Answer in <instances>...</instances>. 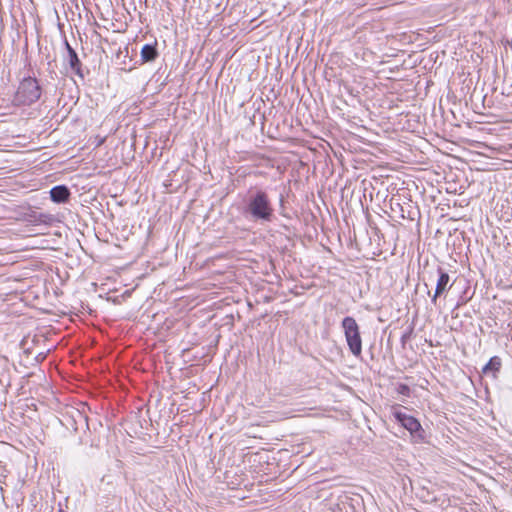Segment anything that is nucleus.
Listing matches in <instances>:
<instances>
[{"instance_id":"39448f33","label":"nucleus","mask_w":512,"mask_h":512,"mask_svg":"<svg viewBox=\"0 0 512 512\" xmlns=\"http://www.w3.org/2000/svg\"><path fill=\"white\" fill-rule=\"evenodd\" d=\"M438 280L436 283V288L434 295L431 298L432 303L436 304L437 298L443 294L445 291H448L451 287L449 284L450 276L447 272L443 271L440 267L438 268Z\"/></svg>"},{"instance_id":"f03ea898","label":"nucleus","mask_w":512,"mask_h":512,"mask_svg":"<svg viewBox=\"0 0 512 512\" xmlns=\"http://www.w3.org/2000/svg\"><path fill=\"white\" fill-rule=\"evenodd\" d=\"M341 326L350 352L355 357H359L362 353V339L359 325L353 317L346 316L343 318Z\"/></svg>"},{"instance_id":"9b49d317","label":"nucleus","mask_w":512,"mask_h":512,"mask_svg":"<svg viewBox=\"0 0 512 512\" xmlns=\"http://www.w3.org/2000/svg\"><path fill=\"white\" fill-rule=\"evenodd\" d=\"M106 138L105 137H100V136H96L95 137V143H96V146H101L104 142H105Z\"/></svg>"},{"instance_id":"f257e3e1","label":"nucleus","mask_w":512,"mask_h":512,"mask_svg":"<svg viewBox=\"0 0 512 512\" xmlns=\"http://www.w3.org/2000/svg\"><path fill=\"white\" fill-rule=\"evenodd\" d=\"M41 97V87L36 78H24L15 94V101L19 105H31Z\"/></svg>"},{"instance_id":"20e7f679","label":"nucleus","mask_w":512,"mask_h":512,"mask_svg":"<svg viewBox=\"0 0 512 512\" xmlns=\"http://www.w3.org/2000/svg\"><path fill=\"white\" fill-rule=\"evenodd\" d=\"M392 415L402 427L410 432V435L414 440H424V430L420 422L415 417L407 415L398 408H393Z\"/></svg>"},{"instance_id":"0eeeda50","label":"nucleus","mask_w":512,"mask_h":512,"mask_svg":"<svg viewBox=\"0 0 512 512\" xmlns=\"http://www.w3.org/2000/svg\"><path fill=\"white\" fill-rule=\"evenodd\" d=\"M501 365V358L498 356H493L490 358L488 363L482 368V373L484 375H491L493 378H496V374L499 372Z\"/></svg>"},{"instance_id":"423d86ee","label":"nucleus","mask_w":512,"mask_h":512,"mask_svg":"<svg viewBox=\"0 0 512 512\" xmlns=\"http://www.w3.org/2000/svg\"><path fill=\"white\" fill-rule=\"evenodd\" d=\"M70 191L65 185H58L50 190V197L56 203H65L70 198Z\"/></svg>"},{"instance_id":"4468645a","label":"nucleus","mask_w":512,"mask_h":512,"mask_svg":"<svg viewBox=\"0 0 512 512\" xmlns=\"http://www.w3.org/2000/svg\"><path fill=\"white\" fill-rule=\"evenodd\" d=\"M58 512H63L62 510H59Z\"/></svg>"},{"instance_id":"9d476101","label":"nucleus","mask_w":512,"mask_h":512,"mask_svg":"<svg viewBox=\"0 0 512 512\" xmlns=\"http://www.w3.org/2000/svg\"><path fill=\"white\" fill-rule=\"evenodd\" d=\"M396 391H397L398 394L406 396V397H409L410 393H411L410 387L408 385H406V384H403V383H400L397 386Z\"/></svg>"},{"instance_id":"ddd939ff","label":"nucleus","mask_w":512,"mask_h":512,"mask_svg":"<svg viewBox=\"0 0 512 512\" xmlns=\"http://www.w3.org/2000/svg\"><path fill=\"white\" fill-rule=\"evenodd\" d=\"M95 233L96 234H101V231L100 230H98V231L95 230Z\"/></svg>"},{"instance_id":"1a4fd4ad","label":"nucleus","mask_w":512,"mask_h":512,"mask_svg":"<svg viewBox=\"0 0 512 512\" xmlns=\"http://www.w3.org/2000/svg\"><path fill=\"white\" fill-rule=\"evenodd\" d=\"M68 51H69V55H70V66L73 70L79 72L80 70V60L76 54V52L74 51V49H72L69 45H68Z\"/></svg>"},{"instance_id":"6e6552de","label":"nucleus","mask_w":512,"mask_h":512,"mask_svg":"<svg viewBox=\"0 0 512 512\" xmlns=\"http://www.w3.org/2000/svg\"><path fill=\"white\" fill-rule=\"evenodd\" d=\"M157 42L153 45H144L141 50V58L143 61H151L156 59L158 53H157Z\"/></svg>"},{"instance_id":"7ed1b4c3","label":"nucleus","mask_w":512,"mask_h":512,"mask_svg":"<svg viewBox=\"0 0 512 512\" xmlns=\"http://www.w3.org/2000/svg\"><path fill=\"white\" fill-rule=\"evenodd\" d=\"M248 212L256 219L270 221L273 208L268 195L264 191H257L248 203Z\"/></svg>"},{"instance_id":"f8f14e48","label":"nucleus","mask_w":512,"mask_h":512,"mask_svg":"<svg viewBox=\"0 0 512 512\" xmlns=\"http://www.w3.org/2000/svg\"><path fill=\"white\" fill-rule=\"evenodd\" d=\"M160 401V398L158 395H152L151 399L149 400V404L151 405L153 402L157 405V403Z\"/></svg>"}]
</instances>
